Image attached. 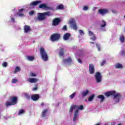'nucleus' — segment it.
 Here are the masks:
<instances>
[{"instance_id":"1","label":"nucleus","mask_w":125,"mask_h":125,"mask_svg":"<svg viewBox=\"0 0 125 125\" xmlns=\"http://www.w3.org/2000/svg\"><path fill=\"white\" fill-rule=\"evenodd\" d=\"M104 96L106 97H110V96H113V100H115L116 103L120 102V99L122 98V95L120 93L116 94V91L112 90L108 92H105L104 93Z\"/></svg>"},{"instance_id":"2","label":"nucleus","mask_w":125,"mask_h":125,"mask_svg":"<svg viewBox=\"0 0 125 125\" xmlns=\"http://www.w3.org/2000/svg\"><path fill=\"white\" fill-rule=\"evenodd\" d=\"M40 52L42 59L43 61H47L48 60V56L47 55V53H46L43 47H41L40 48Z\"/></svg>"},{"instance_id":"3","label":"nucleus","mask_w":125,"mask_h":125,"mask_svg":"<svg viewBox=\"0 0 125 125\" xmlns=\"http://www.w3.org/2000/svg\"><path fill=\"white\" fill-rule=\"evenodd\" d=\"M18 102V98L16 96L12 97L11 99V102H7L6 103V106L8 107L9 106H12V105H16Z\"/></svg>"},{"instance_id":"4","label":"nucleus","mask_w":125,"mask_h":125,"mask_svg":"<svg viewBox=\"0 0 125 125\" xmlns=\"http://www.w3.org/2000/svg\"><path fill=\"white\" fill-rule=\"evenodd\" d=\"M61 38V35L59 33H55L51 35L50 40L51 42H57Z\"/></svg>"},{"instance_id":"5","label":"nucleus","mask_w":125,"mask_h":125,"mask_svg":"<svg viewBox=\"0 0 125 125\" xmlns=\"http://www.w3.org/2000/svg\"><path fill=\"white\" fill-rule=\"evenodd\" d=\"M95 78L97 83H99L102 82V75H101L100 72H96L95 75Z\"/></svg>"},{"instance_id":"6","label":"nucleus","mask_w":125,"mask_h":125,"mask_svg":"<svg viewBox=\"0 0 125 125\" xmlns=\"http://www.w3.org/2000/svg\"><path fill=\"white\" fill-rule=\"evenodd\" d=\"M69 24L71 25V27H72L74 30H77L78 29V27L77 26V24L76 23V21H75V19H71L69 21Z\"/></svg>"},{"instance_id":"7","label":"nucleus","mask_w":125,"mask_h":125,"mask_svg":"<svg viewBox=\"0 0 125 125\" xmlns=\"http://www.w3.org/2000/svg\"><path fill=\"white\" fill-rule=\"evenodd\" d=\"M45 19H46V17L44 16L43 13H39L38 14L37 20L39 21H43Z\"/></svg>"},{"instance_id":"8","label":"nucleus","mask_w":125,"mask_h":125,"mask_svg":"<svg viewBox=\"0 0 125 125\" xmlns=\"http://www.w3.org/2000/svg\"><path fill=\"white\" fill-rule=\"evenodd\" d=\"M95 71V69L94 68V65L92 64H89V72L90 75H93L94 74V72Z\"/></svg>"},{"instance_id":"9","label":"nucleus","mask_w":125,"mask_h":125,"mask_svg":"<svg viewBox=\"0 0 125 125\" xmlns=\"http://www.w3.org/2000/svg\"><path fill=\"white\" fill-rule=\"evenodd\" d=\"M25 10V9L24 8H21V9L19 10L18 13H17V15L19 16V17H24L25 16V14L23 12Z\"/></svg>"},{"instance_id":"10","label":"nucleus","mask_w":125,"mask_h":125,"mask_svg":"<svg viewBox=\"0 0 125 125\" xmlns=\"http://www.w3.org/2000/svg\"><path fill=\"white\" fill-rule=\"evenodd\" d=\"M31 99L33 101H38L40 99V95L34 94L31 96Z\"/></svg>"},{"instance_id":"11","label":"nucleus","mask_w":125,"mask_h":125,"mask_svg":"<svg viewBox=\"0 0 125 125\" xmlns=\"http://www.w3.org/2000/svg\"><path fill=\"white\" fill-rule=\"evenodd\" d=\"M98 12L102 15H104V14L108 13V9H100L98 10Z\"/></svg>"},{"instance_id":"12","label":"nucleus","mask_w":125,"mask_h":125,"mask_svg":"<svg viewBox=\"0 0 125 125\" xmlns=\"http://www.w3.org/2000/svg\"><path fill=\"white\" fill-rule=\"evenodd\" d=\"M60 22V19L58 18H56L53 21V26H57Z\"/></svg>"},{"instance_id":"13","label":"nucleus","mask_w":125,"mask_h":125,"mask_svg":"<svg viewBox=\"0 0 125 125\" xmlns=\"http://www.w3.org/2000/svg\"><path fill=\"white\" fill-rule=\"evenodd\" d=\"M48 113V109H43L41 113L42 118H45Z\"/></svg>"},{"instance_id":"14","label":"nucleus","mask_w":125,"mask_h":125,"mask_svg":"<svg viewBox=\"0 0 125 125\" xmlns=\"http://www.w3.org/2000/svg\"><path fill=\"white\" fill-rule=\"evenodd\" d=\"M39 8H42V9H43V8H45L46 9H47V10L50 9V8L47 6L46 4L42 3L39 5Z\"/></svg>"},{"instance_id":"15","label":"nucleus","mask_w":125,"mask_h":125,"mask_svg":"<svg viewBox=\"0 0 125 125\" xmlns=\"http://www.w3.org/2000/svg\"><path fill=\"white\" fill-rule=\"evenodd\" d=\"M40 3H42V1L37 0V1H32L30 3V6H36V5H38L40 4Z\"/></svg>"},{"instance_id":"16","label":"nucleus","mask_w":125,"mask_h":125,"mask_svg":"<svg viewBox=\"0 0 125 125\" xmlns=\"http://www.w3.org/2000/svg\"><path fill=\"white\" fill-rule=\"evenodd\" d=\"M70 37H71V34L69 33H66L64 34L63 39L64 41H68L70 39Z\"/></svg>"},{"instance_id":"17","label":"nucleus","mask_w":125,"mask_h":125,"mask_svg":"<svg viewBox=\"0 0 125 125\" xmlns=\"http://www.w3.org/2000/svg\"><path fill=\"white\" fill-rule=\"evenodd\" d=\"M39 81V80L37 78H29L27 80V82H29V83H37Z\"/></svg>"},{"instance_id":"18","label":"nucleus","mask_w":125,"mask_h":125,"mask_svg":"<svg viewBox=\"0 0 125 125\" xmlns=\"http://www.w3.org/2000/svg\"><path fill=\"white\" fill-rule=\"evenodd\" d=\"M31 31V27L28 25H26L24 26V33H29Z\"/></svg>"},{"instance_id":"19","label":"nucleus","mask_w":125,"mask_h":125,"mask_svg":"<svg viewBox=\"0 0 125 125\" xmlns=\"http://www.w3.org/2000/svg\"><path fill=\"white\" fill-rule=\"evenodd\" d=\"M63 61L64 63H72L73 62V60H72V58L71 57H68L67 59H63Z\"/></svg>"},{"instance_id":"20","label":"nucleus","mask_w":125,"mask_h":125,"mask_svg":"<svg viewBox=\"0 0 125 125\" xmlns=\"http://www.w3.org/2000/svg\"><path fill=\"white\" fill-rule=\"evenodd\" d=\"M89 36H91V37H92V38H91V40H92V41H94L96 40V37H95L93 32L91 31H89Z\"/></svg>"},{"instance_id":"21","label":"nucleus","mask_w":125,"mask_h":125,"mask_svg":"<svg viewBox=\"0 0 125 125\" xmlns=\"http://www.w3.org/2000/svg\"><path fill=\"white\" fill-rule=\"evenodd\" d=\"M78 116H79V110L77 109L75 111V112L74 113V116L73 117L74 122H76L77 121V118H78Z\"/></svg>"},{"instance_id":"22","label":"nucleus","mask_w":125,"mask_h":125,"mask_svg":"<svg viewBox=\"0 0 125 125\" xmlns=\"http://www.w3.org/2000/svg\"><path fill=\"white\" fill-rule=\"evenodd\" d=\"M115 68L116 69H123L124 66H123V64L118 62L115 64Z\"/></svg>"},{"instance_id":"23","label":"nucleus","mask_w":125,"mask_h":125,"mask_svg":"<svg viewBox=\"0 0 125 125\" xmlns=\"http://www.w3.org/2000/svg\"><path fill=\"white\" fill-rule=\"evenodd\" d=\"M78 108L77 106H76V105H71L70 109H69V113H72L73 110L76 109Z\"/></svg>"},{"instance_id":"24","label":"nucleus","mask_w":125,"mask_h":125,"mask_svg":"<svg viewBox=\"0 0 125 125\" xmlns=\"http://www.w3.org/2000/svg\"><path fill=\"white\" fill-rule=\"evenodd\" d=\"M97 98L99 99H101L100 103L102 102V101H104V99H105V97L103 95H99L97 96Z\"/></svg>"},{"instance_id":"25","label":"nucleus","mask_w":125,"mask_h":125,"mask_svg":"<svg viewBox=\"0 0 125 125\" xmlns=\"http://www.w3.org/2000/svg\"><path fill=\"white\" fill-rule=\"evenodd\" d=\"M88 93H89V91H88V90H86L82 93V95L83 97H85V96H86Z\"/></svg>"},{"instance_id":"26","label":"nucleus","mask_w":125,"mask_h":125,"mask_svg":"<svg viewBox=\"0 0 125 125\" xmlns=\"http://www.w3.org/2000/svg\"><path fill=\"white\" fill-rule=\"evenodd\" d=\"M59 56H64V49L61 48L59 52Z\"/></svg>"},{"instance_id":"27","label":"nucleus","mask_w":125,"mask_h":125,"mask_svg":"<svg viewBox=\"0 0 125 125\" xmlns=\"http://www.w3.org/2000/svg\"><path fill=\"white\" fill-rule=\"evenodd\" d=\"M101 23L102 24L100 25V27L101 28H104V27H106V21H105L102 20L101 21Z\"/></svg>"},{"instance_id":"28","label":"nucleus","mask_w":125,"mask_h":125,"mask_svg":"<svg viewBox=\"0 0 125 125\" xmlns=\"http://www.w3.org/2000/svg\"><path fill=\"white\" fill-rule=\"evenodd\" d=\"M57 9H58V10L64 9V6L62 4H59L57 6Z\"/></svg>"},{"instance_id":"29","label":"nucleus","mask_w":125,"mask_h":125,"mask_svg":"<svg viewBox=\"0 0 125 125\" xmlns=\"http://www.w3.org/2000/svg\"><path fill=\"white\" fill-rule=\"evenodd\" d=\"M20 71H21V68L19 66H17L15 69L14 73H18Z\"/></svg>"},{"instance_id":"30","label":"nucleus","mask_w":125,"mask_h":125,"mask_svg":"<svg viewBox=\"0 0 125 125\" xmlns=\"http://www.w3.org/2000/svg\"><path fill=\"white\" fill-rule=\"evenodd\" d=\"M119 40L121 42H122V43L125 42V37H124V36H120Z\"/></svg>"},{"instance_id":"31","label":"nucleus","mask_w":125,"mask_h":125,"mask_svg":"<svg viewBox=\"0 0 125 125\" xmlns=\"http://www.w3.org/2000/svg\"><path fill=\"white\" fill-rule=\"evenodd\" d=\"M94 95H90L89 98L88 99V101H92V100H93V99L94 98Z\"/></svg>"},{"instance_id":"32","label":"nucleus","mask_w":125,"mask_h":125,"mask_svg":"<svg viewBox=\"0 0 125 125\" xmlns=\"http://www.w3.org/2000/svg\"><path fill=\"white\" fill-rule=\"evenodd\" d=\"M43 14H44V16H50V15H51V14L49 11L44 12Z\"/></svg>"},{"instance_id":"33","label":"nucleus","mask_w":125,"mask_h":125,"mask_svg":"<svg viewBox=\"0 0 125 125\" xmlns=\"http://www.w3.org/2000/svg\"><path fill=\"white\" fill-rule=\"evenodd\" d=\"M27 60H29V61H33L35 59V57L33 56H28L27 57Z\"/></svg>"},{"instance_id":"34","label":"nucleus","mask_w":125,"mask_h":125,"mask_svg":"<svg viewBox=\"0 0 125 125\" xmlns=\"http://www.w3.org/2000/svg\"><path fill=\"white\" fill-rule=\"evenodd\" d=\"M75 106H77V109H78L79 110H83V105H81L79 106L78 105H75Z\"/></svg>"},{"instance_id":"35","label":"nucleus","mask_w":125,"mask_h":125,"mask_svg":"<svg viewBox=\"0 0 125 125\" xmlns=\"http://www.w3.org/2000/svg\"><path fill=\"white\" fill-rule=\"evenodd\" d=\"M75 95H76V93H73V94H72L71 95H70L69 96V97L70 98V99H73V98H74L75 97Z\"/></svg>"},{"instance_id":"36","label":"nucleus","mask_w":125,"mask_h":125,"mask_svg":"<svg viewBox=\"0 0 125 125\" xmlns=\"http://www.w3.org/2000/svg\"><path fill=\"white\" fill-rule=\"evenodd\" d=\"M24 109H21L18 113V115H22V114H24Z\"/></svg>"},{"instance_id":"37","label":"nucleus","mask_w":125,"mask_h":125,"mask_svg":"<svg viewBox=\"0 0 125 125\" xmlns=\"http://www.w3.org/2000/svg\"><path fill=\"white\" fill-rule=\"evenodd\" d=\"M18 80L16 79H13V80L12 81V83H17L18 82Z\"/></svg>"},{"instance_id":"38","label":"nucleus","mask_w":125,"mask_h":125,"mask_svg":"<svg viewBox=\"0 0 125 125\" xmlns=\"http://www.w3.org/2000/svg\"><path fill=\"white\" fill-rule=\"evenodd\" d=\"M2 66L4 67H7V62H3L2 64Z\"/></svg>"},{"instance_id":"39","label":"nucleus","mask_w":125,"mask_h":125,"mask_svg":"<svg viewBox=\"0 0 125 125\" xmlns=\"http://www.w3.org/2000/svg\"><path fill=\"white\" fill-rule=\"evenodd\" d=\"M29 15H31V16L34 15V14H35V11H31L29 12Z\"/></svg>"},{"instance_id":"40","label":"nucleus","mask_w":125,"mask_h":125,"mask_svg":"<svg viewBox=\"0 0 125 125\" xmlns=\"http://www.w3.org/2000/svg\"><path fill=\"white\" fill-rule=\"evenodd\" d=\"M63 31H67V26L64 25L62 28Z\"/></svg>"},{"instance_id":"41","label":"nucleus","mask_w":125,"mask_h":125,"mask_svg":"<svg viewBox=\"0 0 125 125\" xmlns=\"http://www.w3.org/2000/svg\"><path fill=\"white\" fill-rule=\"evenodd\" d=\"M79 33L80 35H84V33H83V31L82 30H79Z\"/></svg>"},{"instance_id":"42","label":"nucleus","mask_w":125,"mask_h":125,"mask_svg":"<svg viewBox=\"0 0 125 125\" xmlns=\"http://www.w3.org/2000/svg\"><path fill=\"white\" fill-rule=\"evenodd\" d=\"M88 9V7L85 6L83 8V10H87Z\"/></svg>"},{"instance_id":"43","label":"nucleus","mask_w":125,"mask_h":125,"mask_svg":"<svg viewBox=\"0 0 125 125\" xmlns=\"http://www.w3.org/2000/svg\"><path fill=\"white\" fill-rule=\"evenodd\" d=\"M30 76H31V77H36L37 75L34 73H31Z\"/></svg>"},{"instance_id":"44","label":"nucleus","mask_w":125,"mask_h":125,"mask_svg":"<svg viewBox=\"0 0 125 125\" xmlns=\"http://www.w3.org/2000/svg\"><path fill=\"white\" fill-rule=\"evenodd\" d=\"M77 61L78 62H79V63H80V64H82L83 63V62L82 61V60H81V59H78Z\"/></svg>"},{"instance_id":"45","label":"nucleus","mask_w":125,"mask_h":125,"mask_svg":"<svg viewBox=\"0 0 125 125\" xmlns=\"http://www.w3.org/2000/svg\"><path fill=\"white\" fill-rule=\"evenodd\" d=\"M25 97L27 99H30V98H31V97L30 96H29V95L28 94H25Z\"/></svg>"},{"instance_id":"46","label":"nucleus","mask_w":125,"mask_h":125,"mask_svg":"<svg viewBox=\"0 0 125 125\" xmlns=\"http://www.w3.org/2000/svg\"><path fill=\"white\" fill-rule=\"evenodd\" d=\"M105 63H106V62L105 61H103L101 63V66H103L105 64Z\"/></svg>"},{"instance_id":"47","label":"nucleus","mask_w":125,"mask_h":125,"mask_svg":"<svg viewBox=\"0 0 125 125\" xmlns=\"http://www.w3.org/2000/svg\"><path fill=\"white\" fill-rule=\"evenodd\" d=\"M37 89H38V84L36 85V87L33 89V90L35 91L37 90Z\"/></svg>"},{"instance_id":"48","label":"nucleus","mask_w":125,"mask_h":125,"mask_svg":"<svg viewBox=\"0 0 125 125\" xmlns=\"http://www.w3.org/2000/svg\"><path fill=\"white\" fill-rule=\"evenodd\" d=\"M11 21H13V22H15V20L14 19V18H11Z\"/></svg>"},{"instance_id":"49","label":"nucleus","mask_w":125,"mask_h":125,"mask_svg":"<svg viewBox=\"0 0 125 125\" xmlns=\"http://www.w3.org/2000/svg\"><path fill=\"white\" fill-rule=\"evenodd\" d=\"M97 48H98V50L99 51H100V46H97Z\"/></svg>"},{"instance_id":"50","label":"nucleus","mask_w":125,"mask_h":125,"mask_svg":"<svg viewBox=\"0 0 125 125\" xmlns=\"http://www.w3.org/2000/svg\"><path fill=\"white\" fill-rule=\"evenodd\" d=\"M116 125V122H112L111 123V125Z\"/></svg>"},{"instance_id":"51","label":"nucleus","mask_w":125,"mask_h":125,"mask_svg":"<svg viewBox=\"0 0 125 125\" xmlns=\"http://www.w3.org/2000/svg\"><path fill=\"white\" fill-rule=\"evenodd\" d=\"M43 105H44L43 103H41V106H43Z\"/></svg>"},{"instance_id":"52","label":"nucleus","mask_w":125,"mask_h":125,"mask_svg":"<svg viewBox=\"0 0 125 125\" xmlns=\"http://www.w3.org/2000/svg\"><path fill=\"white\" fill-rule=\"evenodd\" d=\"M90 43H92V44H94V42H90Z\"/></svg>"}]
</instances>
